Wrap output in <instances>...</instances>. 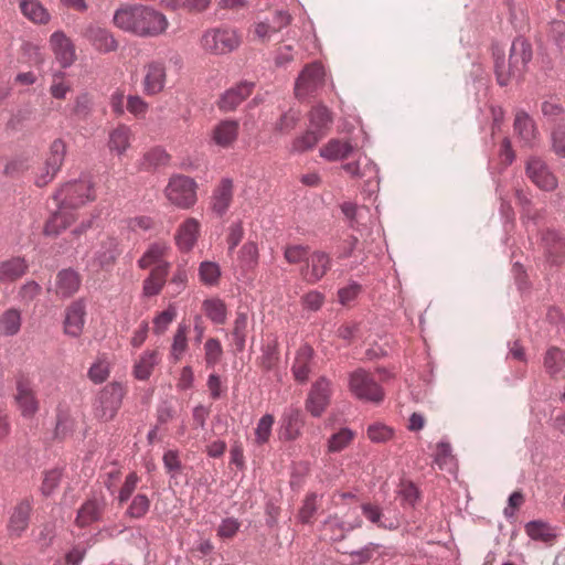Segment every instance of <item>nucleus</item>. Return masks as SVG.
<instances>
[{
    "mask_svg": "<svg viewBox=\"0 0 565 565\" xmlns=\"http://www.w3.org/2000/svg\"><path fill=\"white\" fill-rule=\"evenodd\" d=\"M117 28L139 36H157L169 26L166 15L145 6H127L118 9L114 15Z\"/></svg>",
    "mask_w": 565,
    "mask_h": 565,
    "instance_id": "nucleus-1",
    "label": "nucleus"
},
{
    "mask_svg": "<svg viewBox=\"0 0 565 565\" xmlns=\"http://www.w3.org/2000/svg\"><path fill=\"white\" fill-rule=\"evenodd\" d=\"M492 54L498 83L504 86L511 77L523 73L532 58V49L526 40L518 38L512 42L508 62L504 52L498 45L492 47Z\"/></svg>",
    "mask_w": 565,
    "mask_h": 565,
    "instance_id": "nucleus-2",
    "label": "nucleus"
},
{
    "mask_svg": "<svg viewBox=\"0 0 565 565\" xmlns=\"http://www.w3.org/2000/svg\"><path fill=\"white\" fill-rule=\"evenodd\" d=\"M96 198L93 184L87 179H79L61 185L53 194L56 206L70 211L77 210Z\"/></svg>",
    "mask_w": 565,
    "mask_h": 565,
    "instance_id": "nucleus-3",
    "label": "nucleus"
},
{
    "mask_svg": "<svg viewBox=\"0 0 565 565\" xmlns=\"http://www.w3.org/2000/svg\"><path fill=\"white\" fill-rule=\"evenodd\" d=\"M198 183L194 179L174 174L169 179L164 189L167 200L179 209H191L198 201Z\"/></svg>",
    "mask_w": 565,
    "mask_h": 565,
    "instance_id": "nucleus-4",
    "label": "nucleus"
},
{
    "mask_svg": "<svg viewBox=\"0 0 565 565\" xmlns=\"http://www.w3.org/2000/svg\"><path fill=\"white\" fill-rule=\"evenodd\" d=\"M200 44L206 53L222 55L236 50L241 45V36L230 28H213L204 31Z\"/></svg>",
    "mask_w": 565,
    "mask_h": 565,
    "instance_id": "nucleus-5",
    "label": "nucleus"
},
{
    "mask_svg": "<svg viewBox=\"0 0 565 565\" xmlns=\"http://www.w3.org/2000/svg\"><path fill=\"white\" fill-rule=\"evenodd\" d=\"M66 154V143L55 139L45 154L42 163L34 171V183L42 188L47 185L61 170Z\"/></svg>",
    "mask_w": 565,
    "mask_h": 565,
    "instance_id": "nucleus-6",
    "label": "nucleus"
},
{
    "mask_svg": "<svg viewBox=\"0 0 565 565\" xmlns=\"http://www.w3.org/2000/svg\"><path fill=\"white\" fill-rule=\"evenodd\" d=\"M349 387L351 393L359 399L372 403L383 401L384 392L371 373L358 369L350 374Z\"/></svg>",
    "mask_w": 565,
    "mask_h": 565,
    "instance_id": "nucleus-7",
    "label": "nucleus"
},
{
    "mask_svg": "<svg viewBox=\"0 0 565 565\" xmlns=\"http://www.w3.org/2000/svg\"><path fill=\"white\" fill-rule=\"evenodd\" d=\"M126 387L119 382L107 384L99 393L95 403V415L99 419L109 420L114 418L119 409Z\"/></svg>",
    "mask_w": 565,
    "mask_h": 565,
    "instance_id": "nucleus-8",
    "label": "nucleus"
},
{
    "mask_svg": "<svg viewBox=\"0 0 565 565\" xmlns=\"http://www.w3.org/2000/svg\"><path fill=\"white\" fill-rule=\"evenodd\" d=\"M121 254L120 242L117 237L104 235L96 246L89 260V266L95 270L108 271L116 264Z\"/></svg>",
    "mask_w": 565,
    "mask_h": 565,
    "instance_id": "nucleus-9",
    "label": "nucleus"
},
{
    "mask_svg": "<svg viewBox=\"0 0 565 565\" xmlns=\"http://www.w3.org/2000/svg\"><path fill=\"white\" fill-rule=\"evenodd\" d=\"M14 401L21 415L25 418L33 417L40 409L32 379L24 373L17 375Z\"/></svg>",
    "mask_w": 565,
    "mask_h": 565,
    "instance_id": "nucleus-10",
    "label": "nucleus"
},
{
    "mask_svg": "<svg viewBox=\"0 0 565 565\" xmlns=\"http://www.w3.org/2000/svg\"><path fill=\"white\" fill-rule=\"evenodd\" d=\"M167 83L166 63L160 60H153L142 66V92L147 96L160 94Z\"/></svg>",
    "mask_w": 565,
    "mask_h": 565,
    "instance_id": "nucleus-11",
    "label": "nucleus"
},
{
    "mask_svg": "<svg viewBox=\"0 0 565 565\" xmlns=\"http://www.w3.org/2000/svg\"><path fill=\"white\" fill-rule=\"evenodd\" d=\"M324 68L319 63L307 65L300 73L295 92L298 98H305L318 92L324 85Z\"/></svg>",
    "mask_w": 565,
    "mask_h": 565,
    "instance_id": "nucleus-12",
    "label": "nucleus"
},
{
    "mask_svg": "<svg viewBox=\"0 0 565 565\" xmlns=\"http://www.w3.org/2000/svg\"><path fill=\"white\" fill-rule=\"evenodd\" d=\"M525 171L527 178L541 190L553 191L557 188V178L541 158H530L526 162Z\"/></svg>",
    "mask_w": 565,
    "mask_h": 565,
    "instance_id": "nucleus-13",
    "label": "nucleus"
},
{
    "mask_svg": "<svg viewBox=\"0 0 565 565\" xmlns=\"http://www.w3.org/2000/svg\"><path fill=\"white\" fill-rule=\"evenodd\" d=\"M330 397L331 383L327 379L320 377L309 392L306 401L307 411L315 417L321 416L330 403Z\"/></svg>",
    "mask_w": 565,
    "mask_h": 565,
    "instance_id": "nucleus-14",
    "label": "nucleus"
},
{
    "mask_svg": "<svg viewBox=\"0 0 565 565\" xmlns=\"http://www.w3.org/2000/svg\"><path fill=\"white\" fill-rule=\"evenodd\" d=\"M170 246L166 242H154L148 246L137 264L140 269L162 268L170 270L171 264L168 260Z\"/></svg>",
    "mask_w": 565,
    "mask_h": 565,
    "instance_id": "nucleus-15",
    "label": "nucleus"
},
{
    "mask_svg": "<svg viewBox=\"0 0 565 565\" xmlns=\"http://www.w3.org/2000/svg\"><path fill=\"white\" fill-rule=\"evenodd\" d=\"M85 302L83 300L72 302L65 309V318L63 322L64 333L73 338H78L85 326Z\"/></svg>",
    "mask_w": 565,
    "mask_h": 565,
    "instance_id": "nucleus-16",
    "label": "nucleus"
},
{
    "mask_svg": "<svg viewBox=\"0 0 565 565\" xmlns=\"http://www.w3.org/2000/svg\"><path fill=\"white\" fill-rule=\"evenodd\" d=\"M50 45L62 67H68L74 63L76 58L75 46L62 31H56L51 35Z\"/></svg>",
    "mask_w": 565,
    "mask_h": 565,
    "instance_id": "nucleus-17",
    "label": "nucleus"
},
{
    "mask_svg": "<svg viewBox=\"0 0 565 565\" xmlns=\"http://www.w3.org/2000/svg\"><path fill=\"white\" fill-rule=\"evenodd\" d=\"M82 277L75 269L65 268L55 276L54 294L62 299H66L76 294L81 287Z\"/></svg>",
    "mask_w": 565,
    "mask_h": 565,
    "instance_id": "nucleus-18",
    "label": "nucleus"
},
{
    "mask_svg": "<svg viewBox=\"0 0 565 565\" xmlns=\"http://www.w3.org/2000/svg\"><path fill=\"white\" fill-rule=\"evenodd\" d=\"M233 181L231 179H222L213 190L210 207L217 216H223L230 209L233 201Z\"/></svg>",
    "mask_w": 565,
    "mask_h": 565,
    "instance_id": "nucleus-19",
    "label": "nucleus"
},
{
    "mask_svg": "<svg viewBox=\"0 0 565 565\" xmlns=\"http://www.w3.org/2000/svg\"><path fill=\"white\" fill-rule=\"evenodd\" d=\"M201 232V224L194 217H188L178 227L175 244L182 252L191 250L198 242Z\"/></svg>",
    "mask_w": 565,
    "mask_h": 565,
    "instance_id": "nucleus-20",
    "label": "nucleus"
},
{
    "mask_svg": "<svg viewBox=\"0 0 565 565\" xmlns=\"http://www.w3.org/2000/svg\"><path fill=\"white\" fill-rule=\"evenodd\" d=\"M32 502L29 499L20 501L14 508L8 522L11 537H20L29 526Z\"/></svg>",
    "mask_w": 565,
    "mask_h": 565,
    "instance_id": "nucleus-21",
    "label": "nucleus"
},
{
    "mask_svg": "<svg viewBox=\"0 0 565 565\" xmlns=\"http://www.w3.org/2000/svg\"><path fill=\"white\" fill-rule=\"evenodd\" d=\"M238 131L239 124L237 120H221L213 127L211 131V139L218 147L230 148L237 140Z\"/></svg>",
    "mask_w": 565,
    "mask_h": 565,
    "instance_id": "nucleus-22",
    "label": "nucleus"
},
{
    "mask_svg": "<svg viewBox=\"0 0 565 565\" xmlns=\"http://www.w3.org/2000/svg\"><path fill=\"white\" fill-rule=\"evenodd\" d=\"M307 266L302 270L303 278L311 284L319 281L330 269L331 260L328 254L315 252L306 258Z\"/></svg>",
    "mask_w": 565,
    "mask_h": 565,
    "instance_id": "nucleus-23",
    "label": "nucleus"
},
{
    "mask_svg": "<svg viewBox=\"0 0 565 565\" xmlns=\"http://www.w3.org/2000/svg\"><path fill=\"white\" fill-rule=\"evenodd\" d=\"M253 83L243 82L227 89L217 102V106L222 111L234 110L243 100H245L253 92Z\"/></svg>",
    "mask_w": 565,
    "mask_h": 565,
    "instance_id": "nucleus-24",
    "label": "nucleus"
},
{
    "mask_svg": "<svg viewBox=\"0 0 565 565\" xmlns=\"http://www.w3.org/2000/svg\"><path fill=\"white\" fill-rule=\"evenodd\" d=\"M160 362L161 354L158 350H146L135 361L132 374L139 381H147Z\"/></svg>",
    "mask_w": 565,
    "mask_h": 565,
    "instance_id": "nucleus-25",
    "label": "nucleus"
},
{
    "mask_svg": "<svg viewBox=\"0 0 565 565\" xmlns=\"http://www.w3.org/2000/svg\"><path fill=\"white\" fill-rule=\"evenodd\" d=\"M353 151V146L350 141L339 138H332L324 143L319 154L327 161H341L348 159Z\"/></svg>",
    "mask_w": 565,
    "mask_h": 565,
    "instance_id": "nucleus-26",
    "label": "nucleus"
},
{
    "mask_svg": "<svg viewBox=\"0 0 565 565\" xmlns=\"http://www.w3.org/2000/svg\"><path fill=\"white\" fill-rule=\"evenodd\" d=\"M76 220L74 212L57 206V210L45 222L43 233L47 236H57L62 231L71 226Z\"/></svg>",
    "mask_w": 565,
    "mask_h": 565,
    "instance_id": "nucleus-27",
    "label": "nucleus"
},
{
    "mask_svg": "<svg viewBox=\"0 0 565 565\" xmlns=\"http://www.w3.org/2000/svg\"><path fill=\"white\" fill-rule=\"evenodd\" d=\"M105 508L104 499H89L82 504L77 512L76 524L81 527L87 526L99 520Z\"/></svg>",
    "mask_w": 565,
    "mask_h": 565,
    "instance_id": "nucleus-28",
    "label": "nucleus"
},
{
    "mask_svg": "<svg viewBox=\"0 0 565 565\" xmlns=\"http://www.w3.org/2000/svg\"><path fill=\"white\" fill-rule=\"evenodd\" d=\"M134 134L131 129L125 125H119L109 132L108 148L117 156H124L129 149Z\"/></svg>",
    "mask_w": 565,
    "mask_h": 565,
    "instance_id": "nucleus-29",
    "label": "nucleus"
},
{
    "mask_svg": "<svg viewBox=\"0 0 565 565\" xmlns=\"http://www.w3.org/2000/svg\"><path fill=\"white\" fill-rule=\"evenodd\" d=\"M546 256L554 264L565 259V241L554 231H546L542 237Z\"/></svg>",
    "mask_w": 565,
    "mask_h": 565,
    "instance_id": "nucleus-30",
    "label": "nucleus"
},
{
    "mask_svg": "<svg viewBox=\"0 0 565 565\" xmlns=\"http://www.w3.org/2000/svg\"><path fill=\"white\" fill-rule=\"evenodd\" d=\"M313 350L309 345H302L297 351L291 371L294 379L299 383H305L308 380L311 371L310 363L312 360Z\"/></svg>",
    "mask_w": 565,
    "mask_h": 565,
    "instance_id": "nucleus-31",
    "label": "nucleus"
},
{
    "mask_svg": "<svg viewBox=\"0 0 565 565\" xmlns=\"http://www.w3.org/2000/svg\"><path fill=\"white\" fill-rule=\"evenodd\" d=\"M514 131L525 145H532L537 137L533 119L522 110L515 114Z\"/></svg>",
    "mask_w": 565,
    "mask_h": 565,
    "instance_id": "nucleus-32",
    "label": "nucleus"
},
{
    "mask_svg": "<svg viewBox=\"0 0 565 565\" xmlns=\"http://www.w3.org/2000/svg\"><path fill=\"white\" fill-rule=\"evenodd\" d=\"M22 326L21 311L15 308L4 310L0 316V335L13 337L20 332Z\"/></svg>",
    "mask_w": 565,
    "mask_h": 565,
    "instance_id": "nucleus-33",
    "label": "nucleus"
},
{
    "mask_svg": "<svg viewBox=\"0 0 565 565\" xmlns=\"http://www.w3.org/2000/svg\"><path fill=\"white\" fill-rule=\"evenodd\" d=\"M28 269L23 258L14 257L0 263V282L14 281L22 277Z\"/></svg>",
    "mask_w": 565,
    "mask_h": 565,
    "instance_id": "nucleus-34",
    "label": "nucleus"
},
{
    "mask_svg": "<svg viewBox=\"0 0 565 565\" xmlns=\"http://www.w3.org/2000/svg\"><path fill=\"white\" fill-rule=\"evenodd\" d=\"M87 36L93 45L100 52H111L117 49V41L111 33L98 26H92L87 31Z\"/></svg>",
    "mask_w": 565,
    "mask_h": 565,
    "instance_id": "nucleus-35",
    "label": "nucleus"
},
{
    "mask_svg": "<svg viewBox=\"0 0 565 565\" xmlns=\"http://www.w3.org/2000/svg\"><path fill=\"white\" fill-rule=\"evenodd\" d=\"M168 273L169 270H164L160 267L152 268L142 282V295L145 297L159 295L167 282Z\"/></svg>",
    "mask_w": 565,
    "mask_h": 565,
    "instance_id": "nucleus-36",
    "label": "nucleus"
},
{
    "mask_svg": "<svg viewBox=\"0 0 565 565\" xmlns=\"http://www.w3.org/2000/svg\"><path fill=\"white\" fill-rule=\"evenodd\" d=\"M19 7L22 14L34 23L45 24L50 20L47 10L39 0H20Z\"/></svg>",
    "mask_w": 565,
    "mask_h": 565,
    "instance_id": "nucleus-37",
    "label": "nucleus"
},
{
    "mask_svg": "<svg viewBox=\"0 0 565 565\" xmlns=\"http://www.w3.org/2000/svg\"><path fill=\"white\" fill-rule=\"evenodd\" d=\"M323 137L324 131L312 130L309 128L305 134L292 140L290 151L295 153H302L312 150Z\"/></svg>",
    "mask_w": 565,
    "mask_h": 565,
    "instance_id": "nucleus-38",
    "label": "nucleus"
},
{
    "mask_svg": "<svg viewBox=\"0 0 565 565\" xmlns=\"http://www.w3.org/2000/svg\"><path fill=\"white\" fill-rule=\"evenodd\" d=\"M202 310L216 324H224L227 319V308L223 300L211 298L203 301Z\"/></svg>",
    "mask_w": 565,
    "mask_h": 565,
    "instance_id": "nucleus-39",
    "label": "nucleus"
},
{
    "mask_svg": "<svg viewBox=\"0 0 565 565\" xmlns=\"http://www.w3.org/2000/svg\"><path fill=\"white\" fill-rule=\"evenodd\" d=\"M332 120L330 110L322 105L313 107L309 115L310 129L324 131V136L329 131Z\"/></svg>",
    "mask_w": 565,
    "mask_h": 565,
    "instance_id": "nucleus-40",
    "label": "nucleus"
},
{
    "mask_svg": "<svg viewBox=\"0 0 565 565\" xmlns=\"http://www.w3.org/2000/svg\"><path fill=\"white\" fill-rule=\"evenodd\" d=\"M259 250L255 242H246L238 252V260L243 270H254L258 265Z\"/></svg>",
    "mask_w": 565,
    "mask_h": 565,
    "instance_id": "nucleus-41",
    "label": "nucleus"
},
{
    "mask_svg": "<svg viewBox=\"0 0 565 565\" xmlns=\"http://www.w3.org/2000/svg\"><path fill=\"white\" fill-rule=\"evenodd\" d=\"M565 366V352L558 348L547 350L544 358V367L551 376H556Z\"/></svg>",
    "mask_w": 565,
    "mask_h": 565,
    "instance_id": "nucleus-42",
    "label": "nucleus"
},
{
    "mask_svg": "<svg viewBox=\"0 0 565 565\" xmlns=\"http://www.w3.org/2000/svg\"><path fill=\"white\" fill-rule=\"evenodd\" d=\"M199 277L205 286H216L221 278V268L214 262H202L199 267Z\"/></svg>",
    "mask_w": 565,
    "mask_h": 565,
    "instance_id": "nucleus-43",
    "label": "nucleus"
},
{
    "mask_svg": "<svg viewBox=\"0 0 565 565\" xmlns=\"http://www.w3.org/2000/svg\"><path fill=\"white\" fill-rule=\"evenodd\" d=\"M169 161V154L161 148H152L147 151L141 161V167L145 170L154 169L160 166L167 164Z\"/></svg>",
    "mask_w": 565,
    "mask_h": 565,
    "instance_id": "nucleus-44",
    "label": "nucleus"
},
{
    "mask_svg": "<svg viewBox=\"0 0 565 565\" xmlns=\"http://www.w3.org/2000/svg\"><path fill=\"white\" fill-rule=\"evenodd\" d=\"M188 349V339H186V327L179 326L174 335L173 342L171 345L170 358L173 362H178L181 360L183 353Z\"/></svg>",
    "mask_w": 565,
    "mask_h": 565,
    "instance_id": "nucleus-45",
    "label": "nucleus"
},
{
    "mask_svg": "<svg viewBox=\"0 0 565 565\" xmlns=\"http://www.w3.org/2000/svg\"><path fill=\"white\" fill-rule=\"evenodd\" d=\"M71 83L66 79L65 74L56 72L52 75L50 85V94L55 99H65L66 95L71 92Z\"/></svg>",
    "mask_w": 565,
    "mask_h": 565,
    "instance_id": "nucleus-46",
    "label": "nucleus"
},
{
    "mask_svg": "<svg viewBox=\"0 0 565 565\" xmlns=\"http://www.w3.org/2000/svg\"><path fill=\"white\" fill-rule=\"evenodd\" d=\"M110 373V363L105 355L97 359V361L89 367L88 377L95 384L105 382Z\"/></svg>",
    "mask_w": 565,
    "mask_h": 565,
    "instance_id": "nucleus-47",
    "label": "nucleus"
},
{
    "mask_svg": "<svg viewBox=\"0 0 565 565\" xmlns=\"http://www.w3.org/2000/svg\"><path fill=\"white\" fill-rule=\"evenodd\" d=\"M247 324H248V316L244 311H237L236 318L234 321L233 328V337L236 342V345L239 349H243L245 345L246 334H247Z\"/></svg>",
    "mask_w": 565,
    "mask_h": 565,
    "instance_id": "nucleus-48",
    "label": "nucleus"
},
{
    "mask_svg": "<svg viewBox=\"0 0 565 565\" xmlns=\"http://www.w3.org/2000/svg\"><path fill=\"white\" fill-rule=\"evenodd\" d=\"M223 355V348L221 342L215 338H210L204 344V359L206 366L213 367L220 362Z\"/></svg>",
    "mask_w": 565,
    "mask_h": 565,
    "instance_id": "nucleus-49",
    "label": "nucleus"
},
{
    "mask_svg": "<svg viewBox=\"0 0 565 565\" xmlns=\"http://www.w3.org/2000/svg\"><path fill=\"white\" fill-rule=\"evenodd\" d=\"M354 438V433L348 428H343L333 434L329 439L328 449L330 452H339L348 447Z\"/></svg>",
    "mask_w": 565,
    "mask_h": 565,
    "instance_id": "nucleus-50",
    "label": "nucleus"
},
{
    "mask_svg": "<svg viewBox=\"0 0 565 565\" xmlns=\"http://www.w3.org/2000/svg\"><path fill=\"white\" fill-rule=\"evenodd\" d=\"M274 423L275 418L270 414H266L259 419L255 429L256 444L264 445L269 440Z\"/></svg>",
    "mask_w": 565,
    "mask_h": 565,
    "instance_id": "nucleus-51",
    "label": "nucleus"
},
{
    "mask_svg": "<svg viewBox=\"0 0 565 565\" xmlns=\"http://www.w3.org/2000/svg\"><path fill=\"white\" fill-rule=\"evenodd\" d=\"M526 534L533 540H541L548 542L552 540L553 534L551 533L550 526L541 521H531L525 525Z\"/></svg>",
    "mask_w": 565,
    "mask_h": 565,
    "instance_id": "nucleus-52",
    "label": "nucleus"
},
{
    "mask_svg": "<svg viewBox=\"0 0 565 565\" xmlns=\"http://www.w3.org/2000/svg\"><path fill=\"white\" fill-rule=\"evenodd\" d=\"M361 510L363 515L373 524H376L379 527L383 529H393V523L386 524L383 522V513L380 507L372 503H363L361 505Z\"/></svg>",
    "mask_w": 565,
    "mask_h": 565,
    "instance_id": "nucleus-53",
    "label": "nucleus"
},
{
    "mask_svg": "<svg viewBox=\"0 0 565 565\" xmlns=\"http://www.w3.org/2000/svg\"><path fill=\"white\" fill-rule=\"evenodd\" d=\"M150 508V500L146 494H137L129 508L127 509V514L131 518L139 519L142 518Z\"/></svg>",
    "mask_w": 565,
    "mask_h": 565,
    "instance_id": "nucleus-54",
    "label": "nucleus"
},
{
    "mask_svg": "<svg viewBox=\"0 0 565 565\" xmlns=\"http://www.w3.org/2000/svg\"><path fill=\"white\" fill-rule=\"evenodd\" d=\"M93 108V98L84 93L76 96L74 100V106L72 109L73 115L81 119H85L89 116Z\"/></svg>",
    "mask_w": 565,
    "mask_h": 565,
    "instance_id": "nucleus-55",
    "label": "nucleus"
},
{
    "mask_svg": "<svg viewBox=\"0 0 565 565\" xmlns=\"http://www.w3.org/2000/svg\"><path fill=\"white\" fill-rule=\"evenodd\" d=\"M175 317L177 311L172 306L161 311L153 319V332L157 334H162Z\"/></svg>",
    "mask_w": 565,
    "mask_h": 565,
    "instance_id": "nucleus-56",
    "label": "nucleus"
},
{
    "mask_svg": "<svg viewBox=\"0 0 565 565\" xmlns=\"http://www.w3.org/2000/svg\"><path fill=\"white\" fill-rule=\"evenodd\" d=\"M547 38L561 51L565 50V22L553 21L548 26Z\"/></svg>",
    "mask_w": 565,
    "mask_h": 565,
    "instance_id": "nucleus-57",
    "label": "nucleus"
},
{
    "mask_svg": "<svg viewBox=\"0 0 565 565\" xmlns=\"http://www.w3.org/2000/svg\"><path fill=\"white\" fill-rule=\"evenodd\" d=\"M317 498L316 493H309L306 495L302 507L299 510V519L302 523L311 522L318 509Z\"/></svg>",
    "mask_w": 565,
    "mask_h": 565,
    "instance_id": "nucleus-58",
    "label": "nucleus"
},
{
    "mask_svg": "<svg viewBox=\"0 0 565 565\" xmlns=\"http://www.w3.org/2000/svg\"><path fill=\"white\" fill-rule=\"evenodd\" d=\"M542 114L548 119L555 120L559 118L564 111L561 102L555 96H550L542 102L541 105Z\"/></svg>",
    "mask_w": 565,
    "mask_h": 565,
    "instance_id": "nucleus-59",
    "label": "nucleus"
},
{
    "mask_svg": "<svg viewBox=\"0 0 565 565\" xmlns=\"http://www.w3.org/2000/svg\"><path fill=\"white\" fill-rule=\"evenodd\" d=\"M367 436L374 443H385L393 436V430L380 423H375L369 426Z\"/></svg>",
    "mask_w": 565,
    "mask_h": 565,
    "instance_id": "nucleus-60",
    "label": "nucleus"
},
{
    "mask_svg": "<svg viewBox=\"0 0 565 565\" xmlns=\"http://www.w3.org/2000/svg\"><path fill=\"white\" fill-rule=\"evenodd\" d=\"M241 527V523L234 518H226L222 520L217 527V536L222 540L233 539Z\"/></svg>",
    "mask_w": 565,
    "mask_h": 565,
    "instance_id": "nucleus-61",
    "label": "nucleus"
},
{
    "mask_svg": "<svg viewBox=\"0 0 565 565\" xmlns=\"http://www.w3.org/2000/svg\"><path fill=\"white\" fill-rule=\"evenodd\" d=\"M31 167V159L28 157H18L7 163L4 173L9 177H18Z\"/></svg>",
    "mask_w": 565,
    "mask_h": 565,
    "instance_id": "nucleus-62",
    "label": "nucleus"
},
{
    "mask_svg": "<svg viewBox=\"0 0 565 565\" xmlns=\"http://www.w3.org/2000/svg\"><path fill=\"white\" fill-rule=\"evenodd\" d=\"M127 109L136 117H145L149 109V104L138 95H129L127 98Z\"/></svg>",
    "mask_w": 565,
    "mask_h": 565,
    "instance_id": "nucleus-63",
    "label": "nucleus"
},
{
    "mask_svg": "<svg viewBox=\"0 0 565 565\" xmlns=\"http://www.w3.org/2000/svg\"><path fill=\"white\" fill-rule=\"evenodd\" d=\"M552 147L557 156L565 158V126H557L552 132Z\"/></svg>",
    "mask_w": 565,
    "mask_h": 565,
    "instance_id": "nucleus-64",
    "label": "nucleus"
}]
</instances>
